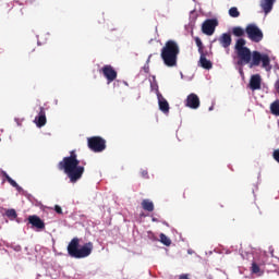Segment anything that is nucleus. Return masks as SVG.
Listing matches in <instances>:
<instances>
[{
    "label": "nucleus",
    "mask_w": 279,
    "mask_h": 279,
    "mask_svg": "<svg viewBox=\"0 0 279 279\" xmlns=\"http://www.w3.org/2000/svg\"><path fill=\"white\" fill-rule=\"evenodd\" d=\"M217 25H219V22L216 19L206 20L202 25L203 34H206V36H213Z\"/></svg>",
    "instance_id": "nucleus-7"
},
{
    "label": "nucleus",
    "mask_w": 279,
    "mask_h": 279,
    "mask_svg": "<svg viewBox=\"0 0 279 279\" xmlns=\"http://www.w3.org/2000/svg\"><path fill=\"white\" fill-rule=\"evenodd\" d=\"M93 242H87L80 248V238H73L68 245V254L72 258H87L93 254Z\"/></svg>",
    "instance_id": "nucleus-4"
},
{
    "label": "nucleus",
    "mask_w": 279,
    "mask_h": 279,
    "mask_svg": "<svg viewBox=\"0 0 279 279\" xmlns=\"http://www.w3.org/2000/svg\"><path fill=\"white\" fill-rule=\"evenodd\" d=\"M4 178L8 182H10V180H12V178L10 175H8V173H4Z\"/></svg>",
    "instance_id": "nucleus-31"
},
{
    "label": "nucleus",
    "mask_w": 279,
    "mask_h": 279,
    "mask_svg": "<svg viewBox=\"0 0 279 279\" xmlns=\"http://www.w3.org/2000/svg\"><path fill=\"white\" fill-rule=\"evenodd\" d=\"M263 267H265V262H253L251 266V271L252 274H258L259 276H263V274H265Z\"/></svg>",
    "instance_id": "nucleus-17"
},
{
    "label": "nucleus",
    "mask_w": 279,
    "mask_h": 279,
    "mask_svg": "<svg viewBox=\"0 0 279 279\" xmlns=\"http://www.w3.org/2000/svg\"><path fill=\"white\" fill-rule=\"evenodd\" d=\"M144 71H145V73H149V63H147L146 65H144Z\"/></svg>",
    "instance_id": "nucleus-30"
},
{
    "label": "nucleus",
    "mask_w": 279,
    "mask_h": 279,
    "mask_svg": "<svg viewBox=\"0 0 279 279\" xmlns=\"http://www.w3.org/2000/svg\"><path fill=\"white\" fill-rule=\"evenodd\" d=\"M179 279H189V275H181Z\"/></svg>",
    "instance_id": "nucleus-32"
},
{
    "label": "nucleus",
    "mask_w": 279,
    "mask_h": 279,
    "mask_svg": "<svg viewBox=\"0 0 279 279\" xmlns=\"http://www.w3.org/2000/svg\"><path fill=\"white\" fill-rule=\"evenodd\" d=\"M276 3V0H260L259 1V8H262L264 14L267 16L274 10V4Z\"/></svg>",
    "instance_id": "nucleus-12"
},
{
    "label": "nucleus",
    "mask_w": 279,
    "mask_h": 279,
    "mask_svg": "<svg viewBox=\"0 0 279 279\" xmlns=\"http://www.w3.org/2000/svg\"><path fill=\"white\" fill-rule=\"evenodd\" d=\"M272 156H274V159L279 163V149H276Z\"/></svg>",
    "instance_id": "nucleus-26"
},
{
    "label": "nucleus",
    "mask_w": 279,
    "mask_h": 279,
    "mask_svg": "<svg viewBox=\"0 0 279 279\" xmlns=\"http://www.w3.org/2000/svg\"><path fill=\"white\" fill-rule=\"evenodd\" d=\"M143 175H147V171H144V172H143Z\"/></svg>",
    "instance_id": "nucleus-34"
},
{
    "label": "nucleus",
    "mask_w": 279,
    "mask_h": 279,
    "mask_svg": "<svg viewBox=\"0 0 279 279\" xmlns=\"http://www.w3.org/2000/svg\"><path fill=\"white\" fill-rule=\"evenodd\" d=\"M142 208H143V210H147V213H154V202H151L149 199H143Z\"/></svg>",
    "instance_id": "nucleus-18"
},
{
    "label": "nucleus",
    "mask_w": 279,
    "mask_h": 279,
    "mask_svg": "<svg viewBox=\"0 0 279 279\" xmlns=\"http://www.w3.org/2000/svg\"><path fill=\"white\" fill-rule=\"evenodd\" d=\"M159 239H160V243H162L163 245H167V247L171 245V239H169L165 233H160Z\"/></svg>",
    "instance_id": "nucleus-22"
},
{
    "label": "nucleus",
    "mask_w": 279,
    "mask_h": 279,
    "mask_svg": "<svg viewBox=\"0 0 279 279\" xmlns=\"http://www.w3.org/2000/svg\"><path fill=\"white\" fill-rule=\"evenodd\" d=\"M28 222L33 225L34 228L38 230H45V221L40 217L33 215L28 217Z\"/></svg>",
    "instance_id": "nucleus-13"
},
{
    "label": "nucleus",
    "mask_w": 279,
    "mask_h": 279,
    "mask_svg": "<svg viewBox=\"0 0 279 279\" xmlns=\"http://www.w3.org/2000/svg\"><path fill=\"white\" fill-rule=\"evenodd\" d=\"M232 34L236 38H243V36H245L246 32H245V29H243V27L235 26V27L232 28Z\"/></svg>",
    "instance_id": "nucleus-19"
},
{
    "label": "nucleus",
    "mask_w": 279,
    "mask_h": 279,
    "mask_svg": "<svg viewBox=\"0 0 279 279\" xmlns=\"http://www.w3.org/2000/svg\"><path fill=\"white\" fill-rule=\"evenodd\" d=\"M99 73H102L104 77L107 80V84H112V82L118 77L117 70H114V66L110 64L104 65L99 70Z\"/></svg>",
    "instance_id": "nucleus-6"
},
{
    "label": "nucleus",
    "mask_w": 279,
    "mask_h": 279,
    "mask_svg": "<svg viewBox=\"0 0 279 279\" xmlns=\"http://www.w3.org/2000/svg\"><path fill=\"white\" fill-rule=\"evenodd\" d=\"M199 64L203 69H206L207 71H210L213 69V62L210 60L206 59V56H208V52H201L199 53Z\"/></svg>",
    "instance_id": "nucleus-15"
},
{
    "label": "nucleus",
    "mask_w": 279,
    "mask_h": 279,
    "mask_svg": "<svg viewBox=\"0 0 279 279\" xmlns=\"http://www.w3.org/2000/svg\"><path fill=\"white\" fill-rule=\"evenodd\" d=\"M88 147L95 153L104 151L106 149V141H88Z\"/></svg>",
    "instance_id": "nucleus-11"
},
{
    "label": "nucleus",
    "mask_w": 279,
    "mask_h": 279,
    "mask_svg": "<svg viewBox=\"0 0 279 279\" xmlns=\"http://www.w3.org/2000/svg\"><path fill=\"white\" fill-rule=\"evenodd\" d=\"M87 141H104V138L100 136H92V137H87Z\"/></svg>",
    "instance_id": "nucleus-27"
},
{
    "label": "nucleus",
    "mask_w": 279,
    "mask_h": 279,
    "mask_svg": "<svg viewBox=\"0 0 279 279\" xmlns=\"http://www.w3.org/2000/svg\"><path fill=\"white\" fill-rule=\"evenodd\" d=\"M59 171H64L65 175L69 178L72 184L82 180L86 168L80 166V159H77V153L75 150L70 151V156L64 157L58 163Z\"/></svg>",
    "instance_id": "nucleus-2"
},
{
    "label": "nucleus",
    "mask_w": 279,
    "mask_h": 279,
    "mask_svg": "<svg viewBox=\"0 0 279 279\" xmlns=\"http://www.w3.org/2000/svg\"><path fill=\"white\" fill-rule=\"evenodd\" d=\"M275 88H276V92L279 94V80L276 81Z\"/></svg>",
    "instance_id": "nucleus-29"
},
{
    "label": "nucleus",
    "mask_w": 279,
    "mask_h": 279,
    "mask_svg": "<svg viewBox=\"0 0 279 279\" xmlns=\"http://www.w3.org/2000/svg\"><path fill=\"white\" fill-rule=\"evenodd\" d=\"M270 112H271V114H274L275 117H279V99L275 100V101L270 105Z\"/></svg>",
    "instance_id": "nucleus-20"
},
{
    "label": "nucleus",
    "mask_w": 279,
    "mask_h": 279,
    "mask_svg": "<svg viewBox=\"0 0 279 279\" xmlns=\"http://www.w3.org/2000/svg\"><path fill=\"white\" fill-rule=\"evenodd\" d=\"M245 32L247 38L252 40V43H260L264 38L263 31H260L256 24H248Z\"/></svg>",
    "instance_id": "nucleus-5"
},
{
    "label": "nucleus",
    "mask_w": 279,
    "mask_h": 279,
    "mask_svg": "<svg viewBox=\"0 0 279 279\" xmlns=\"http://www.w3.org/2000/svg\"><path fill=\"white\" fill-rule=\"evenodd\" d=\"M54 211H56L58 215H62V207H60L59 205H56V206H54Z\"/></svg>",
    "instance_id": "nucleus-28"
},
{
    "label": "nucleus",
    "mask_w": 279,
    "mask_h": 279,
    "mask_svg": "<svg viewBox=\"0 0 279 279\" xmlns=\"http://www.w3.org/2000/svg\"><path fill=\"white\" fill-rule=\"evenodd\" d=\"M5 216L9 218V219H16V217H19V215L16 214V209H8L5 211Z\"/></svg>",
    "instance_id": "nucleus-23"
},
{
    "label": "nucleus",
    "mask_w": 279,
    "mask_h": 279,
    "mask_svg": "<svg viewBox=\"0 0 279 279\" xmlns=\"http://www.w3.org/2000/svg\"><path fill=\"white\" fill-rule=\"evenodd\" d=\"M229 16L232 19H239L241 16V12H239V9L236 7H232L229 9Z\"/></svg>",
    "instance_id": "nucleus-21"
},
{
    "label": "nucleus",
    "mask_w": 279,
    "mask_h": 279,
    "mask_svg": "<svg viewBox=\"0 0 279 279\" xmlns=\"http://www.w3.org/2000/svg\"><path fill=\"white\" fill-rule=\"evenodd\" d=\"M201 100H199V96H197V94H190L186 99H185V106L186 108H191V110H197V108H199L201 106Z\"/></svg>",
    "instance_id": "nucleus-8"
},
{
    "label": "nucleus",
    "mask_w": 279,
    "mask_h": 279,
    "mask_svg": "<svg viewBox=\"0 0 279 279\" xmlns=\"http://www.w3.org/2000/svg\"><path fill=\"white\" fill-rule=\"evenodd\" d=\"M9 184H11V186H13V189H19V183H16V181H14L13 179H9Z\"/></svg>",
    "instance_id": "nucleus-25"
},
{
    "label": "nucleus",
    "mask_w": 279,
    "mask_h": 279,
    "mask_svg": "<svg viewBox=\"0 0 279 279\" xmlns=\"http://www.w3.org/2000/svg\"><path fill=\"white\" fill-rule=\"evenodd\" d=\"M157 99H158V106L159 110L163 112V114H169V101L160 94L159 92L157 93Z\"/></svg>",
    "instance_id": "nucleus-10"
},
{
    "label": "nucleus",
    "mask_w": 279,
    "mask_h": 279,
    "mask_svg": "<svg viewBox=\"0 0 279 279\" xmlns=\"http://www.w3.org/2000/svg\"><path fill=\"white\" fill-rule=\"evenodd\" d=\"M214 108H215L214 106L209 107V112H210V111H213V110H214Z\"/></svg>",
    "instance_id": "nucleus-33"
},
{
    "label": "nucleus",
    "mask_w": 279,
    "mask_h": 279,
    "mask_svg": "<svg viewBox=\"0 0 279 279\" xmlns=\"http://www.w3.org/2000/svg\"><path fill=\"white\" fill-rule=\"evenodd\" d=\"M218 40L223 49H228L232 45V35L230 33H223Z\"/></svg>",
    "instance_id": "nucleus-14"
},
{
    "label": "nucleus",
    "mask_w": 279,
    "mask_h": 279,
    "mask_svg": "<svg viewBox=\"0 0 279 279\" xmlns=\"http://www.w3.org/2000/svg\"><path fill=\"white\" fill-rule=\"evenodd\" d=\"M196 47H198V53H204V44L199 37H195Z\"/></svg>",
    "instance_id": "nucleus-24"
},
{
    "label": "nucleus",
    "mask_w": 279,
    "mask_h": 279,
    "mask_svg": "<svg viewBox=\"0 0 279 279\" xmlns=\"http://www.w3.org/2000/svg\"><path fill=\"white\" fill-rule=\"evenodd\" d=\"M250 88L251 90H260V74H255L251 76Z\"/></svg>",
    "instance_id": "nucleus-16"
},
{
    "label": "nucleus",
    "mask_w": 279,
    "mask_h": 279,
    "mask_svg": "<svg viewBox=\"0 0 279 279\" xmlns=\"http://www.w3.org/2000/svg\"><path fill=\"white\" fill-rule=\"evenodd\" d=\"M247 41L244 38H239L235 41L234 51L238 56V64L240 66H245L248 64L250 69H254V66H260L262 69H266V71L271 70V59L267 53H260V51L255 50L252 52L250 48H247Z\"/></svg>",
    "instance_id": "nucleus-1"
},
{
    "label": "nucleus",
    "mask_w": 279,
    "mask_h": 279,
    "mask_svg": "<svg viewBox=\"0 0 279 279\" xmlns=\"http://www.w3.org/2000/svg\"><path fill=\"white\" fill-rule=\"evenodd\" d=\"M34 123L37 128H45V125H47V111L45 107H39V112L37 117H35Z\"/></svg>",
    "instance_id": "nucleus-9"
},
{
    "label": "nucleus",
    "mask_w": 279,
    "mask_h": 279,
    "mask_svg": "<svg viewBox=\"0 0 279 279\" xmlns=\"http://www.w3.org/2000/svg\"><path fill=\"white\" fill-rule=\"evenodd\" d=\"M178 56H180V46L175 40L166 41L161 48V60L169 68L178 66Z\"/></svg>",
    "instance_id": "nucleus-3"
}]
</instances>
